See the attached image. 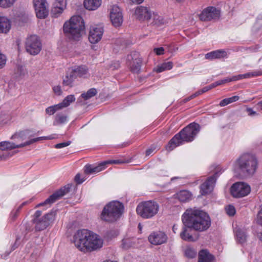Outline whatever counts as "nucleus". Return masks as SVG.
I'll return each mask as SVG.
<instances>
[{"label": "nucleus", "mask_w": 262, "mask_h": 262, "mask_svg": "<svg viewBox=\"0 0 262 262\" xmlns=\"http://www.w3.org/2000/svg\"><path fill=\"white\" fill-rule=\"evenodd\" d=\"M11 27L10 20L6 17H0V33H7Z\"/></svg>", "instance_id": "29"}, {"label": "nucleus", "mask_w": 262, "mask_h": 262, "mask_svg": "<svg viewBox=\"0 0 262 262\" xmlns=\"http://www.w3.org/2000/svg\"><path fill=\"white\" fill-rule=\"evenodd\" d=\"M173 67V63L171 61H168L163 63L161 66L157 67L155 71L157 73H160L164 71L170 70Z\"/></svg>", "instance_id": "33"}, {"label": "nucleus", "mask_w": 262, "mask_h": 262, "mask_svg": "<svg viewBox=\"0 0 262 262\" xmlns=\"http://www.w3.org/2000/svg\"><path fill=\"white\" fill-rule=\"evenodd\" d=\"M128 241V239H123L122 240V247L123 248H128L129 247V246L127 245V242Z\"/></svg>", "instance_id": "55"}, {"label": "nucleus", "mask_w": 262, "mask_h": 262, "mask_svg": "<svg viewBox=\"0 0 262 262\" xmlns=\"http://www.w3.org/2000/svg\"><path fill=\"white\" fill-rule=\"evenodd\" d=\"M124 210L123 204L118 201H113L110 202L104 207L101 219L107 222H114L118 220Z\"/></svg>", "instance_id": "6"}, {"label": "nucleus", "mask_w": 262, "mask_h": 262, "mask_svg": "<svg viewBox=\"0 0 262 262\" xmlns=\"http://www.w3.org/2000/svg\"><path fill=\"white\" fill-rule=\"evenodd\" d=\"M88 68L85 65L75 66L69 69L63 80L65 85L73 86V82L78 77H85L88 74Z\"/></svg>", "instance_id": "8"}, {"label": "nucleus", "mask_w": 262, "mask_h": 262, "mask_svg": "<svg viewBox=\"0 0 262 262\" xmlns=\"http://www.w3.org/2000/svg\"><path fill=\"white\" fill-rule=\"evenodd\" d=\"M110 19L115 27H119L123 22V16L120 8L116 5L112 6L110 12Z\"/></svg>", "instance_id": "17"}, {"label": "nucleus", "mask_w": 262, "mask_h": 262, "mask_svg": "<svg viewBox=\"0 0 262 262\" xmlns=\"http://www.w3.org/2000/svg\"><path fill=\"white\" fill-rule=\"evenodd\" d=\"M16 0H0V7L4 8H10L13 5Z\"/></svg>", "instance_id": "39"}, {"label": "nucleus", "mask_w": 262, "mask_h": 262, "mask_svg": "<svg viewBox=\"0 0 262 262\" xmlns=\"http://www.w3.org/2000/svg\"><path fill=\"white\" fill-rule=\"evenodd\" d=\"M152 12L150 9L146 7H138L135 12V14L138 19L140 21H146L150 18Z\"/></svg>", "instance_id": "19"}, {"label": "nucleus", "mask_w": 262, "mask_h": 262, "mask_svg": "<svg viewBox=\"0 0 262 262\" xmlns=\"http://www.w3.org/2000/svg\"><path fill=\"white\" fill-rule=\"evenodd\" d=\"M108 162H103L96 166L93 165H86L84 167V172L86 174H93L99 172L105 168L106 165L107 164Z\"/></svg>", "instance_id": "22"}, {"label": "nucleus", "mask_w": 262, "mask_h": 262, "mask_svg": "<svg viewBox=\"0 0 262 262\" xmlns=\"http://www.w3.org/2000/svg\"><path fill=\"white\" fill-rule=\"evenodd\" d=\"M74 180L77 184H81L84 181L83 179H80V174L79 173H77L75 176Z\"/></svg>", "instance_id": "51"}, {"label": "nucleus", "mask_w": 262, "mask_h": 262, "mask_svg": "<svg viewBox=\"0 0 262 262\" xmlns=\"http://www.w3.org/2000/svg\"><path fill=\"white\" fill-rule=\"evenodd\" d=\"M27 202H25L24 203H23L17 209V211H19L22 208V207L25 205L26 204H27Z\"/></svg>", "instance_id": "61"}, {"label": "nucleus", "mask_w": 262, "mask_h": 262, "mask_svg": "<svg viewBox=\"0 0 262 262\" xmlns=\"http://www.w3.org/2000/svg\"><path fill=\"white\" fill-rule=\"evenodd\" d=\"M66 0H56L53 4L52 14L57 16L61 14L66 7Z\"/></svg>", "instance_id": "23"}, {"label": "nucleus", "mask_w": 262, "mask_h": 262, "mask_svg": "<svg viewBox=\"0 0 262 262\" xmlns=\"http://www.w3.org/2000/svg\"><path fill=\"white\" fill-rule=\"evenodd\" d=\"M214 256L206 249L201 250L199 253L198 262H212Z\"/></svg>", "instance_id": "27"}, {"label": "nucleus", "mask_w": 262, "mask_h": 262, "mask_svg": "<svg viewBox=\"0 0 262 262\" xmlns=\"http://www.w3.org/2000/svg\"><path fill=\"white\" fill-rule=\"evenodd\" d=\"M107 162H108L107 163V164H108V163L120 164V163H123L121 161L119 160L107 161Z\"/></svg>", "instance_id": "57"}, {"label": "nucleus", "mask_w": 262, "mask_h": 262, "mask_svg": "<svg viewBox=\"0 0 262 262\" xmlns=\"http://www.w3.org/2000/svg\"><path fill=\"white\" fill-rule=\"evenodd\" d=\"M56 214V211L52 210L38 220L33 219V222L35 224V228L36 231H41L46 229L52 224Z\"/></svg>", "instance_id": "10"}, {"label": "nucleus", "mask_w": 262, "mask_h": 262, "mask_svg": "<svg viewBox=\"0 0 262 262\" xmlns=\"http://www.w3.org/2000/svg\"><path fill=\"white\" fill-rule=\"evenodd\" d=\"M247 112L250 116H253L256 114V112L254 111L251 108H247Z\"/></svg>", "instance_id": "54"}, {"label": "nucleus", "mask_w": 262, "mask_h": 262, "mask_svg": "<svg viewBox=\"0 0 262 262\" xmlns=\"http://www.w3.org/2000/svg\"><path fill=\"white\" fill-rule=\"evenodd\" d=\"M213 88V85H211V84L208 86H206L202 89V92L205 93L208 91Z\"/></svg>", "instance_id": "53"}, {"label": "nucleus", "mask_w": 262, "mask_h": 262, "mask_svg": "<svg viewBox=\"0 0 262 262\" xmlns=\"http://www.w3.org/2000/svg\"><path fill=\"white\" fill-rule=\"evenodd\" d=\"M84 6L89 10H95L101 4V0H84Z\"/></svg>", "instance_id": "28"}, {"label": "nucleus", "mask_w": 262, "mask_h": 262, "mask_svg": "<svg viewBox=\"0 0 262 262\" xmlns=\"http://www.w3.org/2000/svg\"><path fill=\"white\" fill-rule=\"evenodd\" d=\"M75 100L74 95H70L67 96L61 103H59L60 108H63L68 106L71 103L74 102Z\"/></svg>", "instance_id": "34"}, {"label": "nucleus", "mask_w": 262, "mask_h": 262, "mask_svg": "<svg viewBox=\"0 0 262 262\" xmlns=\"http://www.w3.org/2000/svg\"><path fill=\"white\" fill-rule=\"evenodd\" d=\"M67 118V116L64 115L58 114L56 116L55 120L57 123L62 124L66 122Z\"/></svg>", "instance_id": "43"}, {"label": "nucleus", "mask_w": 262, "mask_h": 262, "mask_svg": "<svg viewBox=\"0 0 262 262\" xmlns=\"http://www.w3.org/2000/svg\"><path fill=\"white\" fill-rule=\"evenodd\" d=\"M192 99V98H191V96H190L189 97L186 98H185L183 100V102L184 103H186L189 101H190V100Z\"/></svg>", "instance_id": "62"}, {"label": "nucleus", "mask_w": 262, "mask_h": 262, "mask_svg": "<svg viewBox=\"0 0 262 262\" xmlns=\"http://www.w3.org/2000/svg\"><path fill=\"white\" fill-rule=\"evenodd\" d=\"M12 154L10 152H7L6 154L0 155V161L6 160L11 157Z\"/></svg>", "instance_id": "49"}, {"label": "nucleus", "mask_w": 262, "mask_h": 262, "mask_svg": "<svg viewBox=\"0 0 262 262\" xmlns=\"http://www.w3.org/2000/svg\"><path fill=\"white\" fill-rule=\"evenodd\" d=\"M7 57L6 56L0 52V69L3 68L6 63Z\"/></svg>", "instance_id": "44"}, {"label": "nucleus", "mask_w": 262, "mask_h": 262, "mask_svg": "<svg viewBox=\"0 0 262 262\" xmlns=\"http://www.w3.org/2000/svg\"><path fill=\"white\" fill-rule=\"evenodd\" d=\"M257 238L262 242V231L257 232L256 234Z\"/></svg>", "instance_id": "59"}, {"label": "nucleus", "mask_w": 262, "mask_h": 262, "mask_svg": "<svg viewBox=\"0 0 262 262\" xmlns=\"http://www.w3.org/2000/svg\"><path fill=\"white\" fill-rule=\"evenodd\" d=\"M144 0H131L133 3L136 4H141Z\"/></svg>", "instance_id": "60"}, {"label": "nucleus", "mask_w": 262, "mask_h": 262, "mask_svg": "<svg viewBox=\"0 0 262 262\" xmlns=\"http://www.w3.org/2000/svg\"><path fill=\"white\" fill-rule=\"evenodd\" d=\"M53 90L55 94L57 95H60L62 94V90L61 86L59 85H56L53 88Z\"/></svg>", "instance_id": "46"}, {"label": "nucleus", "mask_w": 262, "mask_h": 262, "mask_svg": "<svg viewBox=\"0 0 262 262\" xmlns=\"http://www.w3.org/2000/svg\"><path fill=\"white\" fill-rule=\"evenodd\" d=\"M249 185L244 182H236L230 188L231 195L234 198H242L247 195L250 192Z\"/></svg>", "instance_id": "12"}, {"label": "nucleus", "mask_w": 262, "mask_h": 262, "mask_svg": "<svg viewBox=\"0 0 262 262\" xmlns=\"http://www.w3.org/2000/svg\"><path fill=\"white\" fill-rule=\"evenodd\" d=\"M262 75V71H256L254 72H252L250 73H248L245 74L238 75L237 76H234L231 78H226L223 80H221L222 84H224L226 83H228L231 81H236L237 80L249 78L251 76H258Z\"/></svg>", "instance_id": "21"}, {"label": "nucleus", "mask_w": 262, "mask_h": 262, "mask_svg": "<svg viewBox=\"0 0 262 262\" xmlns=\"http://www.w3.org/2000/svg\"><path fill=\"white\" fill-rule=\"evenodd\" d=\"M257 166V160L254 155L244 154L236 160L235 170L241 177H250L255 172Z\"/></svg>", "instance_id": "4"}, {"label": "nucleus", "mask_w": 262, "mask_h": 262, "mask_svg": "<svg viewBox=\"0 0 262 262\" xmlns=\"http://www.w3.org/2000/svg\"><path fill=\"white\" fill-rule=\"evenodd\" d=\"M26 146L25 143L16 144L10 141H2L0 142V150L6 151L3 154H6L7 152H10L12 156L14 155V152H9L8 150L13 149L17 148H20Z\"/></svg>", "instance_id": "20"}, {"label": "nucleus", "mask_w": 262, "mask_h": 262, "mask_svg": "<svg viewBox=\"0 0 262 262\" xmlns=\"http://www.w3.org/2000/svg\"><path fill=\"white\" fill-rule=\"evenodd\" d=\"M196 251L191 247H187L185 250V255L189 258L194 257L196 255Z\"/></svg>", "instance_id": "40"}, {"label": "nucleus", "mask_w": 262, "mask_h": 262, "mask_svg": "<svg viewBox=\"0 0 262 262\" xmlns=\"http://www.w3.org/2000/svg\"><path fill=\"white\" fill-rule=\"evenodd\" d=\"M73 242L75 247L83 252L92 251L102 247L103 241L96 234L88 230H79L74 235Z\"/></svg>", "instance_id": "2"}, {"label": "nucleus", "mask_w": 262, "mask_h": 262, "mask_svg": "<svg viewBox=\"0 0 262 262\" xmlns=\"http://www.w3.org/2000/svg\"><path fill=\"white\" fill-rule=\"evenodd\" d=\"M200 125L196 123H191L175 135L166 146L167 151H171L184 142L192 141L200 130Z\"/></svg>", "instance_id": "3"}, {"label": "nucleus", "mask_w": 262, "mask_h": 262, "mask_svg": "<svg viewBox=\"0 0 262 262\" xmlns=\"http://www.w3.org/2000/svg\"><path fill=\"white\" fill-rule=\"evenodd\" d=\"M71 187L72 185L71 184H68L65 186L61 188L60 189L57 190L54 193L51 195L43 202L37 205L36 207L48 205L50 206L55 201L60 199L63 195L68 193L70 191Z\"/></svg>", "instance_id": "11"}, {"label": "nucleus", "mask_w": 262, "mask_h": 262, "mask_svg": "<svg viewBox=\"0 0 262 262\" xmlns=\"http://www.w3.org/2000/svg\"><path fill=\"white\" fill-rule=\"evenodd\" d=\"M147 23L148 24L157 27L164 24L165 20L162 16L158 14L152 12L151 17L148 19Z\"/></svg>", "instance_id": "24"}, {"label": "nucleus", "mask_w": 262, "mask_h": 262, "mask_svg": "<svg viewBox=\"0 0 262 262\" xmlns=\"http://www.w3.org/2000/svg\"><path fill=\"white\" fill-rule=\"evenodd\" d=\"M196 94L197 95V96L201 95V94H202L203 93H204V92H202V89L201 90H200L196 92H195Z\"/></svg>", "instance_id": "64"}, {"label": "nucleus", "mask_w": 262, "mask_h": 262, "mask_svg": "<svg viewBox=\"0 0 262 262\" xmlns=\"http://www.w3.org/2000/svg\"><path fill=\"white\" fill-rule=\"evenodd\" d=\"M191 193L187 190H182L177 193V198L182 202L189 201L191 199Z\"/></svg>", "instance_id": "31"}, {"label": "nucleus", "mask_w": 262, "mask_h": 262, "mask_svg": "<svg viewBox=\"0 0 262 262\" xmlns=\"http://www.w3.org/2000/svg\"><path fill=\"white\" fill-rule=\"evenodd\" d=\"M120 41H121V40L120 39L116 41V43L119 45L120 43V46H122L125 45L124 41H123L121 42Z\"/></svg>", "instance_id": "63"}, {"label": "nucleus", "mask_w": 262, "mask_h": 262, "mask_svg": "<svg viewBox=\"0 0 262 262\" xmlns=\"http://www.w3.org/2000/svg\"><path fill=\"white\" fill-rule=\"evenodd\" d=\"M239 99V97L238 96H234L230 98L224 99L220 102V105L221 106H225L230 103L238 100Z\"/></svg>", "instance_id": "36"}, {"label": "nucleus", "mask_w": 262, "mask_h": 262, "mask_svg": "<svg viewBox=\"0 0 262 262\" xmlns=\"http://www.w3.org/2000/svg\"><path fill=\"white\" fill-rule=\"evenodd\" d=\"M17 72L19 73V75H24L26 73V69L21 66L17 67Z\"/></svg>", "instance_id": "48"}, {"label": "nucleus", "mask_w": 262, "mask_h": 262, "mask_svg": "<svg viewBox=\"0 0 262 262\" xmlns=\"http://www.w3.org/2000/svg\"><path fill=\"white\" fill-rule=\"evenodd\" d=\"M159 205L154 201H148L139 203L136 208V211L143 219H150L158 212Z\"/></svg>", "instance_id": "7"}, {"label": "nucleus", "mask_w": 262, "mask_h": 262, "mask_svg": "<svg viewBox=\"0 0 262 262\" xmlns=\"http://www.w3.org/2000/svg\"><path fill=\"white\" fill-rule=\"evenodd\" d=\"M31 132V130L26 129L16 132L12 136L11 139L15 141V143L18 144L19 142L23 141Z\"/></svg>", "instance_id": "25"}, {"label": "nucleus", "mask_w": 262, "mask_h": 262, "mask_svg": "<svg viewBox=\"0 0 262 262\" xmlns=\"http://www.w3.org/2000/svg\"><path fill=\"white\" fill-rule=\"evenodd\" d=\"M61 109L59 104L54 105L53 106H49L46 109V112L49 115L54 114L56 111Z\"/></svg>", "instance_id": "41"}, {"label": "nucleus", "mask_w": 262, "mask_h": 262, "mask_svg": "<svg viewBox=\"0 0 262 262\" xmlns=\"http://www.w3.org/2000/svg\"><path fill=\"white\" fill-rule=\"evenodd\" d=\"M257 222L259 224L262 225V207L258 213Z\"/></svg>", "instance_id": "50"}, {"label": "nucleus", "mask_w": 262, "mask_h": 262, "mask_svg": "<svg viewBox=\"0 0 262 262\" xmlns=\"http://www.w3.org/2000/svg\"><path fill=\"white\" fill-rule=\"evenodd\" d=\"M167 236L166 234L160 231H154L148 236L149 242L152 245H159L166 242Z\"/></svg>", "instance_id": "18"}, {"label": "nucleus", "mask_w": 262, "mask_h": 262, "mask_svg": "<svg viewBox=\"0 0 262 262\" xmlns=\"http://www.w3.org/2000/svg\"><path fill=\"white\" fill-rule=\"evenodd\" d=\"M225 209L227 214L229 216H233L236 212L235 207L233 205H229Z\"/></svg>", "instance_id": "42"}, {"label": "nucleus", "mask_w": 262, "mask_h": 262, "mask_svg": "<svg viewBox=\"0 0 262 262\" xmlns=\"http://www.w3.org/2000/svg\"><path fill=\"white\" fill-rule=\"evenodd\" d=\"M42 214V212L39 210H37L35 213L34 214V219H36L38 220L40 219V216Z\"/></svg>", "instance_id": "52"}, {"label": "nucleus", "mask_w": 262, "mask_h": 262, "mask_svg": "<svg viewBox=\"0 0 262 262\" xmlns=\"http://www.w3.org/2000/svg\"><path fill=\"white\" fill-rule=\"evenodd\" d=\"M142 60L140 58H136L133 60V62L130 63V70L135 73H138L140 72L141 69V66Z\"/></svg>", "instance_id": "32"}, {"label": "nucleus", "mask_w": 262, "mask_h": 262, "mask_svg": "<svg viewBox=\"0 0 262 262\" xmlns=\"http://www.w3.org/2000/svg\"><path fill=\"white\" fill-rule=\"evenodd\" d=\"M154 150H155V148H151L147 149L146 150V156H149L154 151Z\"/></svg>", "instance_id": "58"}, {"label": "nucleus", "mask_w": 262, "mask_h": 262, "mask_svg": "<svg viewBox=\"0 0 262 262\" xmlns=\"http://www.w3.org/2000/svg\"><path fill=\"white\" fill-rule=\"evenodd\" d=\"M97 93V91L95 88L89 89L86 93H82L81 97L84 100H88L95 96Z\"/></svg>", "instance_id": "35"}, {"label": "nucleus", "mask_w": 262, "mask_h": 262, "mask_svg": "<svg viewBox=\"0 0 262 262\" xmlns=\"http://www.w3.org/2000/svg\"><path fill=\"white\" fill-rule=\"evenodd\" d=\"M19 211H17V209L15 211H13L11 213L12 218L14 220L17 216V214Z\"/></svg>", "instance_id": "56"}, {"label": "nucleus", "mask_w": 262, "mask_h": 262, "mask_svg": "<svg viewBox=\"0 0 262 262\" xmlns=\"http://www.w3.org/2000/svg\"><path fill=\"white\" fill-rule=\"evenodd\" d=\"M85 28L83 18L79 15L72 16L63 25L65 36L70 40H79Z\"/></svg>", "instance_id": "5"}, {"label": "nucleus", "mask_w": 262, "mask_h": 262, "mask_svg": "<svg viewBox=\"0 0 262 262\" xmlns=\"http://www.w3.org/2000/svg\"><path fill=\"white\" fill-rule=\"evenodd\" d=\"M187 227L185 226L183 228V231L180 234V236L182 239L184 241L188 242L193 241L194 239L193 236L187 232Z\"/></svg>", "instance_id": "37"}, {"label": "nucleus", "mask_w": 262, "mask_h": 262, "mask_svg": "<svg viewBox=\"0 0 262 262\" xmlns=\"http://www.w3.org/2000/svg\"><path fill=\"white\" fill-rule=\"evenodd\" d=\"M103 28L99 25L91 26L90 28L89 39L92 43H96L100 40L103 33Z\"/></svg>", "instance_id": "15"}, {"label": "nucleus", "mask_w": 262, "mask_h": 262, "mask_svg": "<svg viewBox=\"0 0 262 262\" xmlns=\"http://www.w3.org/2000/svg\"><path fill=\"white\" fill-rule=\"evenodd\" d=\"M234 232L237 242L241 244L245 243L247 241V233L245 229L236 227Z\"/></svg>", "instance_id": "26"}, {"label": "nucleus", "mask_w": 262, "mask_h": 262, "mask_svg": "<svg viewBox=\"0 0 262 262\" xmlns=\"http://www.w3.org/2000/svg\"><path fill=\"white\" fill-rule=\"evenodd\" d=\"M226 55V53L224 50H216L209 52L205 55V58L208 59L220 58Z\"/></svg>", "instance_id": "30"}, {"label": "nucleus", "mask_w": 262, "mask_h": 262, "mask_svg": "<svg viewBox=\"0 0 262 262\" xmlns=\"http://www.w3.org/2000/svg\"><path fill=\"white\" fill-rule=\"evenodd\" d=\"M25 48L30 55H36L39 54L42 49V43L39 37L36 35L28 37L25 42Z\"/></svg>", "instance_id": "9"}, {"label": "nucleus", "mask_w": 262, "mask_h": 262, "mask_svg": "<svg viewBox=\"0 0 262 262\" xmlns=\"http://www.w3.org/2000/svg\"><path fill=\"white\" fill-rule=\"evenodd\" d=\"M154 52L157 55H161L164 54V49L163 47L156 48L154 49Z\"/></svg>", "instance_id": "47"}, {"label": "nucleus", "mask_w": 262, "mask_h": 262, "mask_svg": "<svg viewBox=\"0 0 262 262\" xmlns=\"http://www.w3.org/2000/svg\"><path fill=\"white\" fill-rule=\"evenodd\" d=\"M33 5L38 18L42 19L47 17L49 10L46 0H33Z\"/></svg>", "instance_id": "14"}, {"label": "nucleus", "mask_w": 262, "mask_h": 262, "mask_svg": "<svg viewBox=\"0 0 262 262\" xmlns=\"http://www.w3.org/2000/svg\"><path fill=\"white\" fill-rule=\"evenodd\" d=\"M71 141H68L62 142V143H60L58 144H56L55 145V147L56 148H63L64 147L70 145L71 144Z\"/></svg>", "instance_id": "45"}, {"label": "nucleus", "mask_w": 262, "mask_h": 262, "mask_svg": "<svg viewBox=\"0 0 262 262\" xmlns=\"http://www.w3.org/2000/svg\"><path fill=\"white\" fill-rule=\"evenodd\" d=\"M217 174V172H215L213 175L208 178L206 181L201 185L200 193L202 195L208 194L212 191L218 177Z\"/></svg>", "instance_id": "16"}, {"label": "nucleus", "mask_w": 262, "mask_h": 262, "mask_svg": "<svg viewBox=\"0 0 262 262\" xmlns=\"http://www.w3.org/2000/svg\"><path fill=\"white\" fill-rule=\"evenodd\" d=\"M220 16V11L214 7H208L199 15L200 20L204 21L216 20Z\"/></svg>", "instance_id": "13"}, {"label": "nucleus", "mask_w": 262, "mask_h": 262, "mask_svg": "<svg viewBox=\"0 0 262 262\" xmlns=\"http://www.w3.org/2000/svg\"><path fill=\"white\" fill-rule=\"evenodd\" d=\"M54 137L53 136H43L40 137H38L36 138L32 139L29 141H28L27 142H25V145H29L31 144H33L36 142L42 140H52L53 139Z\"/></svg>", "instance_id": "38"}, {"label": "nucleus", "mask_w": 262, "mask_h": 262, "mask_svg": "<svg viewBox=\"0 0 262 262\" xmlns=\"http://www.w3.org/2000/svg\"><path fill=\"white\" fill-rule=\"evenodd\" d=\"M184 226L198 232L207 231L211 226V219L205 211L198 209H187L182 217Z\"/></svg>", "instance_id": "1"}]
</instances>
